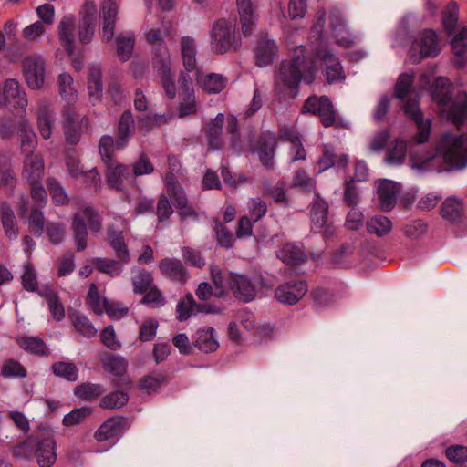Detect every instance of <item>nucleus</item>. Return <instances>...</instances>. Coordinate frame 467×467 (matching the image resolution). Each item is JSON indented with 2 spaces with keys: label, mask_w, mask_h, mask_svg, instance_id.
I'll return each instance as SVG.
<instances>
[{
  "label": "nucleus",
  "mask_w": 467,
  "mask_h": 467,
  "mask_svg": "<svg viewBox=\"0 0 467 467\" xmlns=\"http://www.w3.org/2000/svg\"><path fill=\"white\" fill-rule=\"evenodd\" d=\"M16 179L12 170L11 159L6 155H0V187L13 190Z\"/></svg>",
  "instance_id": "nucleus-45"
},
{
  "label": "nucleus",
  "mask_w": 467,
  "mask_h": 467,
  "mask_svg": "<svg viewBox=\"0 0 467 467\" xmlns=\"http://www.w3.org/2000/svg\"><path fill=\"white\" fill-rule=\"evenodd\" d=\"M0 375L6 379H24L27 376V371L18 360L15 358H8L3 363Z\"/></svg>",
  "instance_id": "nucleus-53"
},
{
  "label": "nucleus",
  "mask_w": 467,
  "mask_h": 467,
  "mask_svg": "<svg viewBox=\"0 0 467 467\" xmlns=\"http://www.w3.org/2000/svg\"><path fill=\"white\" fill-rule=\"evenodd\" d=\"M16 341L23 350L29 354L38 357H48L51 353L46 342L41 337L24 336L18 337Z\"/></svg>",
  "instance_id": "nucleus-31"
},
{
  "label": "nucleus",
  "mask_w": 467,
  "mask_h": 467,
  "mask_svg": "<svg viewBox=\"0 0 467 467\" xmlns=\"http://www.w3.org/2000/svg\"><path fill=\"white\" fill-rule=\"evenodd\" d=\"M22 66L27 86L32 89H39L45 82V62L41 58L27 57Z\"/></svg>",
  "instance_id": "nucleus-17"
},
{
  "label": "nucleus",
  "mask_w": 467,
  "mask_h": 467,
  "mask_svg": "<svg viewBox=\"0 0 467 467\" xmlns=\"http://www.w3.org/2000/svg\"><path fill=\"white\" fill-rule=\"evenodd\" d=\"M414 82V75L409 73H401L394 85V97L400 100L406 99L411 90Z\"/></svg>",
  "instance_id": "nucleus-51"
},
{
  "label": "nucleus",
  "mask_w": 467,
  "mask_h": 467,
  "mask_svg": "<svg viewBox=\"0 0 467 467\" xmlns=\"http://www.w3.org/2000/svg\"><path fill=\"white\" fill-rule=\"evenodd\" d=\"M214 229L218 245L225 249L233 248L234 245V235L219 219L214 220Z\"/></svg>",
  "instance_id": "nucleus-60"
},
{
  "label": "nucleus",
  "mask_w": 467,
  "mask_h": 467,
  "mask_svg": "<svg viewBox=\"0 0 467 467\" xmlns=\"http://www.w3.org/2000/svg\"><path fill=\"white\" fill-rule=\"evenodd\" d=\"M301 113L318 117L320 123L325 128L332 126L343 128L345 126L343 120L337 119V113L333 102L327 95H310L304 101Z\"/></svg>",
  "instance_id": "nucleus-4"
},
{
  "label": "nucleus",
  "mask_w": 467,
  "mask_h": 467,
  "mask_svg": "<svg viewBox=\"0 0 467 467\" xmlns=\"http://www.w3.org/2000/svg\"><path fill=\"white\" fill-rule=\"evenodd\" d=\"M44 161L41 156H27L24 161L23 177L28 184H39L44 175Z\"/></svg>",
  "instance_id": "nucleus-28"
},
{
  "label": "nucleus",
  "mask_w": 467,
  "mask_h": 467,
  "mask_svg": "<svg viewBox=\"0 0 467 467\" xmlns=\"http://www.w3.org/2000/svg\"><path fill=\"white\" fill-rule=\"evenodd\" d=\"M152 67L160 78L161 85L169 99H174L177 89L171 73V61L168 49L156 52L152 58Z\"/></svg>",
  "instance_id": "nucleus-10"
},
{
  "label": "nucleus",
  "mask_w": 467,
  "mask_h": 467,
  "mask_svg": "<svg viewBox=\"0 0 467 467\" xmlns=\"http://www.w3.org/2000/svg\"><path fill=\"white\" fill-rule=\"evenodd\" d=\"M35 459L39 467H51L57 461V442L50 427H42L35 436Z\"/></svg>",
  "instance_id": "nucleus-8"
},
{
  "label": "nucleus",
  "mask_w": 467,
  "mask_h": 467,
  "mask_svg": "<svg viewBox=\"0 0 467 467\" xmlns=\"http://www.w3.org/2000/svg\"><path fill=\"white\" fill-rule=\"evenodd\" d=\"M136 131L135 120L130 109L124 110L117 123L116 150H124L133 138Z\"/></svg>",
  "instance_id": "nucleus-20"
},
{
  "label": "nucleus",
  "mask_w": 467,
  "mask_h": 467,
  "mask_svg": "<svg viewBox=\"0 0 467 467\" xmlns=\"http://www.w3.org/2000/svg\"><path fill=\"white\" fill-rule=\"evenodd\" d=\"M308 285L306 280L291 279L279 285L274 296L281 304L294 306L297 304L307 293Z\"/></svg>",
  "instance_id": "nucleus-12"
},
{
  "label": "nucleus",
  "mask_w": 467,
  "mask_h": 467,
  "mask_svg": "<svg viewBox=\"0 0 467 467\" xmlns=\"http://www.w3.org/2000/svg\"><path fill=\"white\" fill-rule=\"evenodd\" d=\"M308 297L311 301L312 309L315 312H322L332 306L335 303V294L332 289L316 285L309 290Z\"/></svg>",
  "instance_id": "nucleus-24"
},
{
  "label": "nucleus",
  "mask_w": 467,
  "mask_h": 467,
  "mask_svg": "<svg viewBox=\"0 0 467 467\" xmlns=\"http://www.w3.org/2000/svg\"><path fill=\"white\" fill-rule=\"evenodd\" d=\"M228 287L234 297L244 303H249L256 297L257 290L255 284L248 275L230 272L227 279Z\"/></svg>",
  "instance_id": "nucleus-15"
},
{
  "label": "nucleus",
  "mask_w": 467,
  "mask_h": 467,
  "mask_svg": "<svg viewBox=\"0 0 467 467\" xmlns=\"http://www.w3.org/2000/svg\"><path fill=\"white\" fill-rule=\"evenodd\" d=\"M407 142L402 138H396L393 145L387 151V161L390 163L401 164L406 157Z\"/></svg>",
  "instance_id": "nucleus-54"
},
{
  "label": "nucleus",
  "mask_w": 467,
  "mask_h": 467,
  "mask_svg": "<svg viewBox=\"0 0 467 467\" xmlns=\"http://www.w3.org/2000/svg\"><path fill=\"white\" fill-rule=\"evenodd\" d=\"M71 228L74 233L77 251H84L88 246V228L84 218L79 213H75L73 215Z\"/></svg>",
  "instance_id": "nucleus-41"
},
{
  "label": "nucleus",
  "mask_w": 467,
  "mask_h": 467,
  "mask_svg": "<svg viewBox=\"0 0 467 467\" xmlns=\"http://www.w3.org/2000/svg\"><path fill=\"white\" fill-rule=\"evenodd\" d=\"M47 189L49 191L53 203L56 206L67 205L69 198L63 188L62 184L57 178H48L47 181Z\"/></svg>",
  "instance_id": "nucleus-48"
},
{
  "label": "nucleus",
  "mask_w": 467,
  "mask_h": 467,
  "mask_svg": "<svg viewBox=\"0 0 467 467\" xmlns=\"http://www.w3.org/2000/svg\"><path fill=\"white\" fill-rule=\"evenodd\" d=\"M127 429V418L111 417L104 421L94 433L99 442L118 440Z\"/></svg>",
  "instance_id": "nucleus-18"
},
{
  "label": "nucleus",
  "mask_w": 467,
  "mask_h": 467,
  "mask_svg": "<svg viewBox=\"0 0 467 467\" xmlns=\"http://www.w3.org/2000/svg\"><path fill=\"white\" fill-rule=\"evenodd\" d=\"M255 65L264 67L271 65L278 55V47L272 39L260 37L254 47Z\"/></svg>",
  "instance_id": "nucleus-23"
},
{
  "label": "nucleus",
  "mask_w": 467,
  "mask_h": 467,
  "mask_svg": "<svg viewBox=\"0 0 467 467\" xmlns=\"http://www.w3.org/2000/svg\"><path fill=\"white\" fill-rule=\"evenodd\" d=\"M211 49L214 54L223 55L236 52L242 40L236 36L235 26L225 18L216 19L210 31Z\"/></svg>",
  "instance_id": "nucleus-2"
},
{
  "label": "nucleus",
  "mask_w": 467,
  "mask_h": 467,
  "mask_svg": "<svg viewBox=\"0 0 467 467\" xmlns=\"http://www.w3.org/2000/svg\"><path fill=\"white\" fill-rule=\"evenodd\" d=\"M76 18L69 14L62 17L58 26V39L60 45L71 59V66L77 72L84 67V50L82 47H75L73 30Z\"/></svg>",
  "instance_id": "nucleus-5"
},
{
  "label": "nucleus",
  "mask_w": 467,
  "mask_h": 467,
  "mask_svg": "<svg viewBox=\"0 0 467 467\" xmlns=\"http://www.w3.org/2000/svg\"><path fill=\"white\" fill-rule=\"evenodd\" d=\"M92 412V408L88 406L75 408L64 416L62 423L66 427L75 426L83 422Z\"/></svg>",
  "instance_id": "nucleus-56"
},
{
  "label": "nucleus",
  "mask_w": 467,
  "mask_h": 467,
  "mask_svg": "<svg viewBox=\"0 0 467 467\" xmlns=\"http://www.w3.org/2000/svg\"><path fill=\"white\" fill-rule=\"evenodd\" d=\"M278 145V139L275 132L265 130L260 133L255 140V147L251 151H256L261 164L268 170L274 168L275 154Z\"/></svg>",
  "instance_id": "nucleus-13"
},
{
  "label": "nucleus",
  "mask_w": 467,
  "mask_h": 467,
  "mask_svg": "<svg viewBox=\"0 0 467 467\" xmlns=\"http://www.w3.org/2000/svg\"><path fill=\"white\" fill-rule=\"evenodd\" d=\"M463 99L451 100L447 111L448 119L455 125L463 124L467 119V93L463 92Z\"/></svg>",
  "instance_id": "nucleus-44"
},
{
  "label": "nucleus",
  "mask_w": 467,
  "mask_h": 467,
  "mask_svg": "<svg viewBox=\"0 0 467 467\" xmlns=\"http://www.w3.org/2000/svg\"><path fill=\"white\" fill-rule=\"evenodd\" d=\"M129 400L128 392L119 389L113 390L100 399L99 407L105 410L120 409L128 404Z\"/></svg>",
  "instance_id": "nucleus-43"
},
{
  "label": "nucleus",
  "mask_w": 467,
  "mask_h": 467,
  "mask_svg": "<svg viewBox=\"0 0 467 467\" xmlns=\"http://www.w3.org/2000/svg\"><path fill=\"white\" fill-rule=\"evenodd\" d=\"M51 370L56 377L63 378L70 382L76 381L78 377V370L72 362H54L51 366Z\"/></svg>",
  "instance_id": "nucleus-49"
},
{
  "label": "nucleus",
  "mask_w": 467,
  "mask_h": 467,
  "mask_svg": "<svg viewBox=\"0 0 467 467\" xmlns=\"http://www.w3.org/2000/svg\"><path fill=\"white\" fill-rule=\"evenodd\" d=\"M238 13L240 16L241 30L244 36L252 34L255 22L256 5L253 0H236Z\"/></svg>",
  "instance_id": "nucleus-26"
},
{
  "label": "nucleus",
  "mask_w": 467,
  "mask_h": 467,
  "mask_svg": "<svg viewBox=\"0 0 467 467\" xmlns=\"http://www.w3.org/2000/svg\"><path fill=\"white\" fill-rule=\"evenodd\" d=\"M195 299L191 293L180 299L176 306V318L180 322L186 321L194 313Z\"/></svg>",
  "instance_id": "nucleus-55"
},
{
  "label": "nucleus",
  "mask_w": 467,
  "mask_h": 467,
  "mask_svg": "<svg viewBox=\"0 0 467 467\" xmlns=\"http://www.w3.org/2000/svg\"><path fill=\"white\" fill-rule=\"evenodd\" d=\"M103 392L102 385L91 382L81 383L74 389V395L82 400H95Z\"/></svg>",
  "instance_id": "nucleus-46"
},
{
  "label": "nucleus",
  "mask_w": 467,
  "mask_h": 467,
  "mask_svg": "<svg viewBox=\"0 0 467 467\" xmlns=\"http://www.w3.org/2000/svg\"><path fill=\"white\" fill-rule=\"evenodd\" d=\"M17 134L21 140V150L26 155L31 154L36 146V136L26 120H20L17 126Z\"/></svg>",
  "instance_id": "nucleus-40"
},
{
  "label": "nucleus",
  "mask_w": 467,
  "mask_h": 467,
  "mask_svg": "<svg viewBox=\"0 0 467 467\" xmlns=\"http://www.w3.org/2000/svg\"><path fill=\"white\" fill-rule=\"evenodd\" d=\"M224 123V115L218 113L214 119L207 123L205 136L209 148L219 150L222 148L221 135Z\"/></svg>",
  "instance_id": "nucleus-33"
},
{
  "label": "nucleus",
  "mask_w": 467,
  "mask_h": 467,
  "mask_svg": "<svg viewBox=\"0 0 467 467\" xmlns=\"http://www.w3.org/2000/svg\"><path fill=\"white\" fill-rule=\"evenodd\" d=\"M5 106L11 109H25L27 106L26 92L21 88L17 80H5L3 92L0 94V107Z\"/></svg>",
  "instance_id": "nucleus-16"
},
{
  "label": "nucleus",
  "mask_w": 467,
  "mask_h": 467,
  "mask_svg": "<svg viewBox=\"0 0 467 467\" xmlns=\"http://www.w3.org/2000/svg\"><path fill=\"white\" fill-rule=\"evenodd\" d=\"M458 25V5L456 2L449 3L447 11L442 15V26L448 35L454 33Z\"/></svg>",
  "instance_id": "nucleus-61"
},
{
  "label": "nucleus",
  "mask_w": 467,
  "mask_h": 467,
  "mask_svg": "<svg viewBox=\"0 0 467 467\" xmlns=\"http://www.w3.org/2000/svg\"><path fill=\"white\" fill-rule=\"evenodd\" d=\"M51 113L47 107L42 106L37 113V128L43 139L47 140L52 134Z\"/></svg>",
  "instance_id": "nucleus-57"
},
{
  "label": "nucleus",
  "mask_w": 467,
  "mask_h": 467,
  "mask_svg": "<svg viewBox=\"0 0 467 467\" xmlns=\"http://www.w3.org/2000/svg\"><path fill=\"white\" fill-rule=\"evenodd\" d=\"M304 47L295 49L289 59L280 62L277 79L290 91V98L296 99L299 94L300 83L312 85L317 73L316 60L311 56L306 59Z\"/></svg>",
  "instance_id": "nucleus-1"
},
{
  "label": "nucleus",
  "mask_w": 467,
  "mask_h": 467,
  "mask_svg": "<svg viewBox=\"0 0 467 467\" xmlns=\"http://www.w3.org/2000/svg\"><path fill=\"white\" fill-rule=\"evenodd\" d=\"M72 323L76 330L86 337H92L96 335L97 329L87 316L76 312Z\"/></svg>",
  "instance_id": "nucleus-59"
},
{
  "label": "nucleus",
  "mask_w": 467,
  "mask_h": 467,
  "mask_svg": "<svg viewBox=\"0 0 467 467\" xmlns=\"http://www.w3.org/2000/svg\"><path fill=\"white\" fill-rule=\"evenodd\" d=\"M29 185L31 187L30 195L34 205L30 209L28 229L35 237L39 238L44 233L45 215L42 209L47 202V193L41 182Z\"/></svg>",
  "instance_id": "nucleus-7"
},
{
  "label": "nucleus",
  "mask_w": 467,
  "mask_h": 467,
  "mask_svg": "<svg viewBox=\"0 0 467 467\" xmlns=\"http://www.w3.org/2000/svg\"><path fill=\"white\" fill-rule=\"evenodd\" d=\"M97 17V5L93 1H86L79 10L78 28V41L82 45L89 44L95 34V21Z\"/></svg>",
  "instance_id": "nucleus-14"
},
{
  "label": "nucleus",
  "mask_w": 467,
  "mask_h": 467,
  "mask_svg": "<svg viewBox=\"0 0 467 467\" xmlns=\"http://www.w3.org/2000/svg\"><path fill=\"white\" fill-rule=\"evenodd\" d=\"M377 183V195L380 210L389 213L394 209L397 203L399 184L397 182L389 179H379Z\"/></svg>",
  "instance_id": "nucleus-19"
},
{
  "label": "nucleus",
  "mask_w": 467,
  "mask_h": 467,
  "mask_svg": "<svg viewBox=\"0 0 467 467\" xmlns=\"http://www.w3.org/2000/svg\"><path fill=\"white\" fill-rule=\"evenodd\" d=\"M108 239L110 246L115 251L117 257L121 263L130 262V251L125 243L124 235L121 231L115 230L113 227L108 229Z\"/></svg>",
  "instance_id": "nucleus-36"
},
{
  "label": "nucleus",
  "mask_w": 467,
  "mask_h": 467,
  "mask_svg": "<svg viewBox=\"0 0 467 467\" xmlns=\"http://www.w3.org/2000/svg\"><path fill=\"white\" fill-rule=\"evenodd\" d=\"M181 54L183 67L187 72H193L197 74V61H196V47L194 39L192 36H185L181 40Z\"/></svg>",
  "instance_id": "nucleus-32"
},
{
  "label": "nucleus",
  "mask_w": 467,
  "mask_h": 467,
  "mask_svg": "<svg viewBox=\"0 0 467 467\" xmlns=\"http://www.w3.org/2000/svg\"><path fill=\"white\" fill-rule=\"evenodd\" d=\"M104 171L105 179L108 186L117 192L123 191V179L130 175L128 165L114 162H107Z\"/></svg>",
  "instance_id": "nucleus-25"
},
{
  "label": "nucleus",
  "mask_w": 467,
  "mask_h": 467,
  "mask_svg": "<svg viewBox=\"0 0 467 467\" xmlns=\"http://www.w3.org/2000/svg\"><path fill=\"white\" fill-rule=\"evenodd\" d=\"M100 361L103 368L115 377H122L127 373L128 361L119 355L106 353Z\"/></svg>",
  "instance_id": "nucleus-37"
},
{
  "label": "nucleus",
  "mask_w": 467,
  "mask_h": 467,
  "mask_svg": "<svg viewBox=\"0 0 467 467\" xmlns=\"http://www.w3.org/2000/svg\"><path fill=\"white\" fill-rule=\"evenodd\" d=\"M133 292L143 295L153 286V277L151 273L146 269L139 270L138 274L132 277Z\"/></svg>",
  "instance_id": "nucleus-52"
},
{
  "label": "nucleus",
  "mask_w": 467,
  "mask_h": 467,
  "mask_svg": "<svg viewBox=\"0 0 467 467\" xmlns=\"http://www.w3.org/2000/svg\"><path fill=\"white\" fill-rule=\"evenodd\" d=\"M196 81L209 94H218L227 84V78L221 74L210 73L202 78V73L197 70Z\"/></svg>",
  "instance_id": "nucleus-35"
},
{
  "label": "nucleus",
  "mask_w": 467,
  "mask_h": 467,
  "mask_svg": "<svg viewBox=\"0 0 467 467\" xmlns=\"http://www.w3.org/2000/svg\"><path fill=\"white\" fill-rule=\"evenodd\" d=\"M277 257L286 265L297 266L307 260L306 252L293 243H286L276 252Z\"/></svg>",
  "instance_id": "nucleus-30"
},
{
  "label": "nucleus",
  "mask_w": 467,
  "mask_h": 467,
  "mask_svg": "<svg viewBox=\"0 0 467 467\" xmlns=\"http://www.w3.org/2000/svg\"><path fill=\"white\" fill-rule=\"evenodd\" d=\"M454 86L447 77H437L430 87L431 100L436 104L445 107L448 106L453 97Z\"/></svg>",
  "instance_id": "nucleus-21"
},
{
  "label": "nucleus",
  "mask_w": 467,
  "mask_h": 467,
  "mask_svg": "<svg viewBox=\"0 0 467 467\" xmlns=\"http://www.w3.org/2000/svg\"><path fill=\"white\" fill-rule=\"evenodd\" d=\"M214 329L212 327H202L196 332V338L193 346L204 353L214 352L219 348V343L213 335Z\"/></svg>",
  "instance_id": "nucleus-34"
},
{
  "label": "nucleus",
  "mask_w": 467,
  "mask_h": 467,
  "mask_svg": "<svg viewBox=\"0 0 467 467\" xmlns=\"http://www.w3.org/2000/svg\"><path fill=\"white\" fill-rule=\"evenodd\" d=\"M440 215L451 224L461 223L463 218L462 200L454 196L447 197L440 207Z\"/></svg>",
  "instance_id": "nucleus-27"
},
{
  "label": "nucleus",
  "mask_w": 467,
  "mask_h": 467,
  "mask_svg": "<svg viewBox=\"0 0 467 467\" xmlns=\"http://www.w3.org/2000/svg\"><path fill=\"white\" fill-rule=\"evenodd\" d=\"M86 304L96 315H102L104 312L103 298L100 297L98 286L91 283L86 297Z\"/></svg>",
  "instance_id": "nucleus-63"
},
{
  "label": "nucleus",
  "mask_w": 467,
  "mask_h": 467,
  "mask_svg": "<svg viewBox=\"0 0 467 467\" xmlns=\"http://www.w3.org/2000/svg\"><path fill=\"white\" fill-rule=\"evenodd\" d=\"M38 294L46 299L53 318L57 321L64 319L65 308L57 293L51 287L45 286L41 292H38Z\"/></svg>",
  "instance_id": "nucleus-39"
},
{
  "label": "nucleus",
  "mask_w": 467,
  "mask_h": 467,
  "mask_svg": "<svg viewBox=\"0 0 467 467\" xmlns=\"http://www.w3.org/2000/svg\"><path fill=\"white\" fill-rule=\"evenodd\" d=\"M311 59L321 60L326 65L325 77L328 84L345 79L339 59L335 56L327 42L319 41L312 48Z\"/></svg>",
  "instance_id": "nucleus-9"
},
{
  "label": "nucleus",
  "mask_w": 467,
  "mask_h": 467,
  "mask_svg": "<svg viewBox=\"0 0 467 467\" xmlns=\"http://www.w3.org/2000/svg\"><path fill=\"white\" fill-rule=\"evenodd\" d=\"M466 143L467 136L464 134L446 132L441 135L437 145V152L442 156L443 162L449 170H459L467 165V149L463 151Z\"/></svg>",
  "instance_id": "nucleus-3"
},
{
  "label": "nucleus",
  "mask_w": 467,
  "mask_h": 467,
  "mask_svg": "<svg viewBox=\"0 0 467 467\" xmlns=\"http://www.w3.org/2000/svg\"><path fill=\"white\" fill-rule=\"evenodd\" d=\"M165 188L168 193L167 196L171 200L175 208H185V205L189 202L187 194L176 176L171 172L166 174Z\"/></svg>",
  "instance_id": "nucleus-29"
},
{
  "label": "nucleus",
  "mask_w": 467,
  "mask_h": 467,
  "mask_svg": "<svg viewBox=\"0 0 467 467\" xmlns=\"http://www.w3.org/2000/svg\"><path fill=\"white\" fill-rule=\"evenodd\" d=\"M392 229L391 221L384 215H376L367 222V230L379 237L387 235Z\"/></svg>",
  "instance_id": "nucleus-47"
},
{
  "label": "nucleus",
  "mask_w": 467,
  "mask_h": 467,
  "mask_svg": "<svg viewBox=\"0 0 467 467\" xmlns=\"http://www.w3.org/2000/svg\"><path fill=\"white\" fill-rule=\"evenodd\" d=\"M89 119L87 116L81 117L74 109H68L64 116L62 129L65 141L67 145H77L82 136L84 128H87Z\"/></svg>",
  "instance_id": "nucleus-11"
},
{
  "label": "nucleus",
  "mask_w": 467,
  "mask_h": 467,
  "mask_svg": "<svg viewBox=\"0 0 467 467\" xmlns=\"http://www.w3.org/2000/svg\"><path fill=\"white\" fill-rule=\"evenodd\" d=\"M446 458L454 464L462 465L467 462V446L454 444L446 448Z\"/></svg>",
  "instance_id": "nucleus-64"
},
{
  "label": "nucleus",
  "mask_w": 467,
  "mask_h": 467,
  "mask_svg": "<svg viewBox=\"0 0 467 467\" xmlns=\"http://www.w3.org/2000/svg\"><path fill=\"white\" fill-rule=\"evenodd\" d=\"M161 275L172 282L186 283L189 278L187 269L182 262L177 258H164L159 262Z\"/></svg>",
  "instance_id": "nucleus-22"
},
{
  "label": "nucleus",
  "mask_w": 467,
  "mask_h": 467,
  "mask_svg": "<svg viewBox=\"0 0 467 467\" xmlns=\"http://www.w3.org/2000/svg\"><path fill=\"white\" fill-rule=\"evenodd\" d=\"M117 54L119 59L123 62L128 61L133 52L135 45V37L133 36H124L119 35L116 37Z\"/></svg>",
  "instance_id": "nucleus-58"
},
{
  "label": "nucleus",
  "mask_w": 467,
  "mask_h": 467,
  "mask_svg": "<svg viewBox=\"0 0 467 467\" xmlns=\"http://www.w3.org/2000/svg\"><path fill=\"white\" fill-rule=\"evenodd\" d=\"M117 140L110 135H103L99 141V150L104 163L114 162V148Z\"/></svg>",
  "instance_id": "nucleus-62"
},
{
  "label": "nucleus",
  "mask_w": 467,
  "mask_h": 467,
  "mask_svg": "<svg viewBox=\"0 0 467 467\" xmlns=\"http://www.w3.org/2000/svg\"><path fill=\"white\" fill-rule=\"evenodd\" d=\"M88 90L90 98L100 100L103 94L102 70L99 66L92 65L88 77Z\"/></svg>",
  "instance_id": "nucleus-42"
},
{
  "label": "nucleus",
  "mask_w": 467,
  "mask_h": 467,
  "mask_svg": "<svg viewBox=\"0 0 467 467\" xmlns=\"http://www.w3.org/2000/svg\"><path fill=\"white\" fill-rule=\"evenodd\" d=\"M311 214L316 223L324 226L328 218V203L321 198L317 192H315V199L312 204Z\"/></svg>",
  "instance_id": "nucleus-50"
},
{
  "label": "nucleus",
  "mask_w": 467,
  "mask_h": 467,
  "mask_svg": "<svg viewBox=\"0 0 467 467\" xmlns=\"http://www.w3.org/2000/svg\"><path fill=\"white\" fill-rule=\"evenodd\" d=\"M0 215L2 226L6 237L9 239L16 238L18 234L17 223L16 220L15 213L7 202H1Z\"/></svg>",
  "instance_id": "nucleus-38"
},
{
  "label": "nucleus",
  "mask_w": 467,
  "mask_h": 467,
  "mask_svg": "<svg viewBox=\"0 0 467 467\" xmlns=\"http://www.w3.org/2000/svg\"><path fill=\"white\" fill-rule=\"evenodd\" d=\"M440 54L439 39L433 29L420 31L411 42L410 57L413 63H420L425 58H434Z\"/></svg>",
  "instance_id": "nucleus-6"
}]
</instances>
